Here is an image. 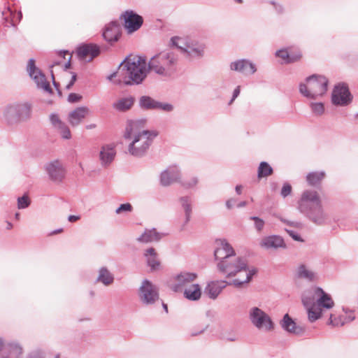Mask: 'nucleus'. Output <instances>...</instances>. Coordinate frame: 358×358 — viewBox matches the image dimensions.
Returning a JSON list of instances; mask_svg holds the SVG:
<instances>
[{
    "label": "nucleus",
    "instance_id": "37998d69",
    "mask_svg": "<svg viewBox=\"0 0 358 358\" xmlns=\"http://www.w3.org/2000/svg\"><path fill=\"white\" fill-rule=\"evenodd\" d=\"M292 191V187L291 186L290 184L289 183H285L282 187V189H281V195L282 197H286L288 195H289L291 194Z\"/></svg>",
    "mask_w": 358,
    "mask_h": 358
},
{
    "label": "nucleus",
    "instance_id": "8fccbe9b",
    "mask_svg": "<svg viewBox=\"0 0 358 358\" xmlns=\"http://www.w3.org/2000/svg\"><path fill=\"white\" fill-rule=\"evenodd\" d=\"M240 94V87L238 86L234 91V94H233V97L231 100V101L229 102V104H231L232 102L235 100V99L238 96V94Z\"/></svg>",
    "mask_w": 358,
    "mask_h": 358
},
{
    "label": "nucleus",
    "instance_id": "f257e3e1",
    "mask_svg": "<svg viewBox=\"0 0 358 358\" xmlns=\"http://www.w3.org/2000/svg\"><path fill=\"white\" fill-rule=\"evenodd\" d=\"M146 62L138 56L128 57L108 79L115 84H139L146 77Z\"/></svg>",
    "mask_w": 358,
    "mask_h": 358
},
{
    "label": "nucleus",
    "instance_id": "5fc2aeb1",
    "mask_svg": "<svg viewBox=\"0 0 358 358\" xmlns=\"http://www.w3.org/2000/svg\"><path fill=\"white\" fill-rule=\"evenodd\" d=\"M62 231H63V229H58V230H56V231H54L51 232L50 235V236H52V235H55V234H60V233H62Z\"/></svg>",
    "mask_w": 358,
    "mask_h": 358
},
{
    "label": "nucleus",
    "instance_id": "0e129e2a",
    "mask_svg": "<svg viewBox=\"0 0 358 358\" xmlns=\"http://www.w3.org/2000/svg\"><path fill=\"white\" fill-rule=\"evenodd\" d=\"M236 1L238 3H241L243 1L242 0H236Z\"/></svg>",
    "mask_w": 358,
    "mask_h": 358
},
{
    "label": "nucleus",
    "instance_id": "13d9d810",
    "mask_svg": "<svg viewBox=\"0 0 358 358\" xmlns=\"http://www.w3.org/2000/svg\"><path fill=\"white\" fill-rule=\"evenodd\" d=\"M290 235L293 237L294 239L299 241V237L297 235H294L292 234H290Z\"/></svg>",
    "mask_w": 358,
    "mask_h": 358
},
{
    "label": "nucleus",
    "instance_id": "9b49d317",
    "mask_svg": "<svg viewBox=\"0 0 358 358\" xmlns=\"http://www.w3.org/2000/svg\"><path fill=\"white\" fill-rule=\"evenodd\" d=\"M250 318L252 323L259 329L271 331L273 329V324L269 316L258 308H253L251 310Z\"/></svg>",
    "mask_w": 358,
    "mask_h": 358
},
{
    "label": "nucleus",
    "instance_id": "4d7b16f0",
    "mask_svg": "<svg viewBox=\"0 0 358 358\" xmlns=\"http://www.w3.org/2000/svg\"><path fill=\"white\" fill-rule=\"evenodd\" d=\"M6 225L7 229H11L13 228V224L9 222H7Z\"/></svg>",
    "mask_w": 358,
    "mask_h": 358
},
{
    "label": "nucleus",
    "instance_id": "412c9836",
    "mask_svg": "<svg viewBox=\"0 0 358 358\" xmlns=\"http://www.w3.org/2000/svg\"><path fill=\"white\" fill-rule=\"evenodd\" d=\"M121 35L120 27L117 22H112L105 28L103 36L108 43H113L118 41Z\"/></svg>",
    "mask_w": 358,
    "mask_h": 358
},
{
    "label": "nucleus",
    "instance_id": "49530a36",
    "mask_svg": "<svg viewBox=\"0 0 358 358\" xmlns=\"http://www.w3.org/2000/svg\"><path fill=\"white\" fill-rule=\"evenodd\" d=\"M132 210V206L130 203H127L121 204L120 206L116 210V213L120 214L122 212H130Z\"/></svg>",
    "mask_w": 358,
    "mask_h": 358
},
{
    "label": "nucleus",
    "instance_id": "ddd939ff",
    "mask_svg": "<svg viewBox=\"0 0 358 358\" xmlns=\"http://www.w3.org/2000/svg\"><path fill=\"white\" fill-rule=\"evenodd\" d=\"M76 54L80 59L90 62L100 54V47L93 43L83 44L77 48Z\"/></svg>",
    "mask_w": 358,
    "mask_h": 358
},
{
    "label": "nucleus",
    "instance_id": "6ab92c4d",
    "mask_svg": "<svg viewBox=\"0 0 358 358\" xmlns=\"http://www.w3.org/2000/svg\"><path fill=\"white\" fill-rule=\"evenodd\" d=\"M139 103L141 108L145 109H160L164 111H171L173 106L169 103L158 102L150 96H142L140 99Z\"/></svg>",
    "mask_w": 358,
    "mask_h": 358
},
{
    "label": "nucleus",
    "instance_id": "a18cd8bd",
    "mask_svg": "<svg viewBox=\"0 0 358 358\" xmlns=\"http://www.w3.org/2000/svg\"><path fill=\"white\" fill-rule=\"evenodd\" d=\"M250 219L255 221L257 230L261 231L264 226V220L257 217H252Z\"/></svg>",
    "mask_w": 358,
    "mask_h": 358
},
{
    "label": "nucleus",
    "instance_id": "4468645a",
    "mask_svg": "<svg viewBox=\"0 0 358 358\" xmlns=\"http://www.w3.org/2000/svg\"><path fill=\"white\" fill-rule=\"evenodd\" d=\"M196 277V274L194 273L182 272L173 279L170 286L173 291L178 292L182 288L189 287Z\"/></svg>",
    "mask_w": 358,
    "mask_h": 358
},
{
    "label": "nucleus",
    "instance_id": "39448f33",
    "mask_svg": "<svg viewBox=\"0 0 358 358\" xmlns=\"http://www.w3.org/2000/svg\"><path fill=\"white\" fill-rule=\"evenodd\" d=\"M298 209L317 224H321L325 218L322 201L316 191H304L298 201Z\"/></svg>",
    "mask_w": 358,
    "mask_h": 358
},
{
    "label": "nucleus",
    "instance_id": "7c9ffc66",
    "mask_svg": "<svg viewBox=\"0 0 358 358\" xmlns=\"http://www.w3.org/2000/svg\"><path fill=\"white\" fill-rule=\"evenodd\" d=\"M148 266L152 270L157 269L160 266V262L157 259V254L152 248L148 249L145 252Z\"/></svg>",
    "mask_w": 358,
    "mask_h": 358
},
{
    "label": "nucleus",
    "instance_id": "a19ab883",
    "mask_svg": "<svg viewBox=\"0 0 358 358\" xmlns=\"http://www.w3.org/2000/svg\"><path fill=\"white\" fill-rule=\"evenodd\" d=\"M30 204V200L27 194H24L17 199V206L19 208H25Z\"/></svg>",
    "mask_w": 358,
    "mask_h": 358
},
{
    "label": "nucleus",
    "instance_id": "f8f14e48",
    "mask_svg": "<svg viewBox=\"0 0 358 358\" xmlns=\"http://www.w3.org/2000/svg\"><path fill=\"white\" fill-rule=\"evenodd\" d=\"M139 296L144 303L152 304L159 299L158 290L150 281L145 280L140 288Z\"/></svg>",
    "mask_w": 358,
    "mask_h": 358
},
{
    "label": "nucleus",
    "instance_id": "bf43d9fd",
    "mask_svg": "<svg viewBox=\"0 0 358 358\" xmlns=\"http://www.w3.org/2000/svg\"><path fill=\"white\" fill-rule=\"evenodd\" d=\"M163 307H164V310H165L166 313H167V312H168L167 305H166V304H165V303H163Z\"/></svg>",
    "mask_w": 358,
    "mask_h": 358
},
{
    "label": "nucleus",
    "instance_id": "f03ea898",
    "mask_svg": "<svg viewBox=\"0 0 358 358\" xmlns=\"http://www.w3.org/2000/svg\"><path fill=\"white\" fill-rule=\"evenodd\" d=\"M302 302L307 310L308 320L311 322L320 319L324 310H329L334 306L331 296L320 287H313L306 292Z\"/></svg>",
    "mask_w": 358,
    "mask_h": 358
},
{
    "label": "nucleus",
    "instance_id": "2eb2a0df",
    "mask_svg": "<svg viewBox=\"0 0 358 358\" xmlns=\"http://www.w3.org/2000/svg\"><path fill=\"white\" fill-rule=\"evenodd\" d=\"M215 243L214 255L219 262L229 259L235 255L234 250L225 240H216Z\"/></svg>",
    "mask_w": 358,
    "mask_h": 358
},
{
    "label": "nucleus",
    "instance_id": "e2e57ef3",
    "mask_svg": "<svg viewBox=\"0 0 358 358\" xmlns=\"http://www.w3.org/2000/svg\"><path fill=\"white\" fill-rule=\"evenodd\" d=\"M34 76H39L37 73H34V75L30 76L34 80Z\"/></svg>",
    "mask_w": 358,
    "mask_h": 358
},
{
    "label": "nucleus",
    "instance_id": "c85d7f7f",
    "mask_svg": "<svg viewBox=\"0 0 358 358\" xmlns=\"http://www.w3.org/2000/svg\"><path fill=\"white\" fill-rule=\"evenodd\" d=\"M50 120L52 124L60 131L64 138L69 139L71 136L69 127L62 122L57 115H52Z\"/></svg>",
    "mask_w": 358,
    "mask_h": 358
},
{
    "label": "nucleus",
    "instance_id": "20e7f679",
    "mask_svg": "<svg viewBox=\"0 0 358 358\" xmlns=\"http://www.w3.org/2000/svg\"><path fill=\"white\" fill-rule=\"evenodd\" d=\"M157 135V131L141 129L137 122H134L127 128L124 138L129 141V152L135 156H141L147 151Z\"/></svg>",
    "mask_w": 358,
    "mask_h": 358
},
{
    "label": "nucleus",
    "instance_id": "338daca9",
    "mask_svg": "<svg viewBox=\"0 0 358 358\" xmlns=\"http://www.w3.org/2000/svg\"><path fill=\"white\" fill-rule=\"evenodd\" d=\"M357 116H358V114H357Z\"/></svg>",
    "mask_w": 358,
    "mask_h": 358
},
{
    "label": "nucleus",
    "instance_id": "72a5a7b5",
    "mask_svg": "<svg viewBox=\"0 0 358 358\" xmlns=\"http://www.w3.org/2000/svg\"><path fill=\"white\" fill-rule=\"evenodd\" d=\"M160 235L155 230H147L138 238L141 242L150 243L160 239Z\"/></svg>",
    "mask_w": 358,
    "mask_h": 358
},
{
    "label": "nucleus",
    "instance_id": "c03bdc74",
    "mask_svg": "<svg viewBox=\"0 0 358 358\" xmlns=\"http://www.w3.org/2000/svg\"><path fill=\"white\" fill-rule=\"evenodd\" d=\"M311 107L313 111L317 115H321L324 110V106L322 103H313Z\"/></svg>",
    "mask_w": 358,
    "mask_h": 358
},
{
    "label": "nucleus",
    "instance_id": "ea45409f",
    "mask_svg": "<svg viewBox=\"0 0 358 358\" xmlns=\"http://www.w3.org/2000/svg\"><path fill=\"white\" fill-rule=\"evenodd\" d=\"M289 60L287 63H294L299 62L303 57L301 51L298 48H289Z\"/></svg>",
    "mask_w": 358,
    "mask_h": 358
},
{
    "label": "nucleus",
    "instance_id": "052dcab7",
    "mask_svg": "<svg viewBox=\"0 0 358 358\" xmlns=\"http://www.w3.org/2000/svg\"><path fill=\"white\" fill-rule=\"evenodd\" d=\"M245 204H246V203H245V202H242V203H240L238 204V206H239V207H242V206H245Z\"/></svg>",
    "mask_w": 358,
    "mask_h": 358
},
{
    "label": "nucleus",
    "instance_id": "6e6552de",
    "mask_svg": "<svg viewBox=\"0 0 358 358\" xmlns=\"http://www.w3.org/2000/svg\"><path fill=\"white\" fill-rule=\"evenodd\" d=\"M173 45L185 52L191 57H202L204 46L195 43L187 37L175 36L171 38Z\"/></svg>",
    "mask_w": 358,
    "mask_h": 358
},
{
    "label": "nucleus",
    "instance_id": "4c0bfd02",
    "mask_svg": "<svg viewBox=\"0 0 358 358\" xmlns=\"http://www.w3.org/2000/svg\"><path fill=\"white\" fill-rule=\"evenodd\" d=\"M113 275L105 268H102L99 271L98 280L103 283L105 285H108L113 282Z\"/></svg>",
    "mask_w": 358,
    "mask_h": 358
},
{
    "label": "nucleus",
    "instance_id": "393cba45",
    "mask_svg": "<svg viewBox=\"0 0 358 358\" xmlns=\"http://www.w3.org/2000/svg\"><path fill=\"white\" fill-rule=\"evenodd\" d=\"M47 171L52 180L55 181H61L65 175L64 169L59 162H54L48 164Z\"/></svg>",
    "mask_w": 358,
    "mask_h": 358
},
{
    "label": "nucleus",
    "instance_id": "f3484780",
    "mask_svg": "<svg viewBox=\"0 0 358 358\" xmlns=\"http://www.w3.org/2000/svg\"><path fill=\"white\" fill-rule=\"evenodd\" d=\"M28 71L29 76H32L34 73H37L39 76H34V81L37 85L45 91L51 92V88L49 83L46 81L45 76L37 69L35 66V62L33 59H30L28 62Z\"/></svg>",
    "mask_w": 358,
    "mask_h": 358
},
{
    "label": "nucleus",
    "instance_id": "5701e85b",
    "mask_svg": "<svg viewBox=\"0 0 358 358\" xmlns=\"http://www.w3.org/2000/svg\"><path fill=\"white\" fill-rule=\"evenodd\" d=\"M230 68L232 71H239L244 74H252L256 71L255 65L245 59L232 62Z\"/></svg>",
    "mask_w": 358,
    "mask_h": 358
},
{
    "label": "nucleus",
    "instance_id": "79ce46f5",
    "mask_svg": "<svg viewBox=\"0 0 358 358\" xmlns=\"http://www.w3.org/2000/svg\"><path fill=\"white\" fill-rule=\"evenodd\" d=\"M276 57L280 58L282 63L287 64V60H289V50L288 48L280 50L275 53Z\"/></svg>",
    "mask_w": 358,
    "mask_h": 358
},
{
    "label": "nucleus",
    "instance_id": "2f4dec72",
    "mask_svg": "<svg viewBox=\"0 0 358 358\" xmlns=\"http://www.w3.org/2000/svg\"><path fill=\"white\" fill-rule=\"evenodd\" d=\"M347 313L341 314L331 313L329 317V324L333 326H343L344 324L351 321L352 319L348 317Z\"/></svg>",
    "mask_w": 358,
    "mask_h": 358
},
{
    "label": "nucleus",
    "instance_id": "58836bf2",
    "mask_svg": "<svg viewBox=\"0 0 358 358\" xmlns=\"http://www.w3.org/2000/svg\"><path fill=\"white\" fill-rule=\"evenodd\" d=\"M178 182L185 188H191L196 185L197 180L192 175H186L182 177L180 176V179H179Z\"/></svg>",
    "mask_w": 358,
    "mask_h": 358
},
{
    "label": "nucleus",
    "instance_id": "aec40b11",
    "mask_svg": "<svg viewBox=\"0 0 358 358\" xmlns=\"http://www.w3.org/2000/svg\"><path fill=\"white\" fill-rule=\"evenodd\" d=\"M228 285H230L229 282H227V281L224 280L211 281L208 282L207 286L204 289V293L206 295H208L209 298L212 299H215L220 294L222 290Z\"/></svg>",
    "mask_w": 358,
    "mask_h": 358
},
{
    "label": "nucleus",
    "instance_id": "1a4fd4ad",
    "mask_svg": "<svg viewBox=\"0 0 358 358\" xmlns=\"http://www.w3.org/2000/svg\"><path fill=\"white\" fill-rule=\"evenodd\" d=\"M31 105L27 102L12 105L6 110V117L10 122L26 121L31 117Z\"/></svg>",
    "mask_w": 358,
    "mask_h": 358
},
{
    "label": "nucleus",
    "instance_id": "7ed1b4c3",
    "mask_svg": "<svg viewBox=\"0 0 358 358\" xmlns=\"http://www.w3.org/2000/svg\"><path fill=\"white\" fill-rule=\"evenodd\" d=\"M217 268L220 271L226 274L227 278H235L229 284L236 287H241L248 283L255 273V270L248 268L245 262L236 255L219 262Z\"/></svg>",
    "mask_w": 358,
    "mask_h": 358
},
{
    "label": "nucleus",
    "instance_id": "603ef678",
    "mask_svg": "<svg viewBox=\"0 0 358 358\" xmlns=\"http://www.w3.org/2000/svg\"><path fill=\"white\" fill-rule=\"evenodd\" d=\"M76 74H73L72 76V78H71V82L67 85L66 87L68 89H69L71 86H73V85L74 84V83L76 82Z\"/></svg>",
    "mask_w": 358,
    "mask_h": 358
},
{
    "label": "nucleus",
    "instance_id": "e433bc0d",
    "mask_svg": "<svg viewBox=\"0 0 358 358\" xmlns=\"http://www.w3.org/2000/svg\"><path fill=\"white\" fill-rule=\"evenodd\" d=\"M297 275L299 278H305L308 280H313L315 278V273L309 270L305 265L301 264L297 268Z\"/></svg>",
    "mask_w": 358,
    "mask_h": 358
},
{
    "label": "nucleus",
    "instance_id": "de8ad7c7",
    "mask_svg": "<svg viewBox=\"0 0 358 358\" xmlns=\"http://www.w3.org/2000/svg\"><path fill=\"white\" fill-rule=\"evenodd\" d=\"M181 201L182 202V206H183L185 213H186L187 219L188 220L189 217L190 213H191V208L189 207V205L187 202V199L182 198V199H181Z\"/></svg>",
    "mask_w": 358,
    "mask_h": 358
},
{
    "label": "nucleus",
    "instance_id": "69168bd1",
    "mask_svg": "<svg viewBox=\"0 0 358 358\" xmlns=\"http://www.w3.org/2000/svg\"><path fill=\"white\" fill-rule=\"evenodd\" d=\"M55 358H59V355H57Z\"/></svg>",
    "mask_w": 358,
    "mask_h": 358
},
{
    "label": "nucleus",
    "instance_id": "4be33fe9",
    "mask_svg": "<svg viewBox=\"0 0 358 358\" xmlns=\"http://www.w3.org/2000/svg\"><path fill=\"white\" fill-rule=\"evenodd\" d=\"M90 110L87 107H78L69 113L68 121L73 127L78 125L88 115Z\"/></svg>",
    "mask_w": 358,
    "mask_h": 358
},
{
    "label": "nucleus",
    "instance_id": "bb28decb",
    "mask_svg": "<svg viewBox=\"0 0 358 358\" xmlns=\"http://www.w3.org/2000/svg\"><path fill=\"white\" fill-rule=\"evenodd\" d=\"M134 101L132 96L121 97L113 103V107L117 111L125 112L133 106Z\"/></svg>",
    "mask_w": 358,
    "mask_h": 358
},
{
    "label": "nucleus",
    "instance_id": "423d86ee",
    "mask_svg": "<svg viewBox=\"0 0 358 358\" xmlns=\"http://www.w3.org/2000/svg\"><path fill=\"white\" fill-rule=\"evenodd\" d=\"M178 59L170 52H161L153 57L149 62V68L161 75H169L175 69Z\"/></svg>",
    "mask_w": 358,
    "mask_h": 358
},
{
    "label": "nucleus",
    "instance_id": "3c124183",
    "mask_svg": "<svg viewBox=\"0 0 358 358\" xmlns=\"http://www.w3.org/2000/svg\"><path fill=\"white\" fill-rule=\"evenodd\" d=\"M80 219V217L78 215H70L68 217V220L71 222H75Z\"/></svg>",
    "mask_w": 358,
    "mask_h": 358
},
{
    "label": "nucleus",
    "instance_id": "09e8293b",
    "mask_svg": "<svg viewBox=\"0 0 358 358\" xmlns=\"http://www.w3.org/2000/svg\"><path fill=\"white\" fill-rule=\"evenodd\" d=\"M82 99V96L76 93H71L69 95L68 101L71 103L78 102L80 101Z\"/></svg>",
    "mask_w": 358,
    "mask_h": 358
},
{
    "label": "nucleus",
    "instance_id": "864d4df0",
    "mask_svg": "<svg viewBox=\"0 0 358 358\" xmlns=\"http://www.w3.org/2000/svg\"><path fill=\"white\" fill-rule=\"evenodd\" d=\"M242 188L243 187L241 185H237L236 187V191L237 194H241Z\"/></svg>",
    "mask_w": 358,
    "mask_h": 358
},
{
    "label": "nucleus",
    "instance_id": "c9c22d12",
    "mask_svg": "<svg viewBox=\"0 0 358 358\" xmlns=\"http://www.w3.org/2000/svg\"><path fill=\"white\" fill-rule=\"evenodd\" d=\"M273 172L272 167L267 162H262L260 163L257 170L258 178H266L272 175Z\"/></svg>",
    "mask_w": 358,
    "mask_h": 358
},
{
    "label": "nucleus",
    "instance_id": "680f3d73",
    "mask_svg": "<svg viewBox=\"0 0 358 358\" xmlns=\"http://www.w3.org/2000/svg\"><path fill=\"white\" fill-rule=\"evenodd\" d=\"M3 341L1 340H0V350L3 348Z\"/></svg>",
    "mask_w": 358,
    "mask_h": 358
},
{
    "label": "nucleus",
    "instance_id": "a211bd4d",
    "mask_svg": "<svg viewBox=\"0 0 358 358\" xmlns=\"http://www.w3.org/2000/svg\"><path fill=\"white\" fill-rule=\"evenodd\" d=\"M116 155L115 145L113 143L101 146L99 152V160L102 166H107L112 163Z\"/></svg>",
    "mask_w": 358,
    "mask_h": 358
},
{
    "label": "nucleus",
    "instance_id": "c756f323",
    "mask_svg": "<svg viewBox=\"0 0 358 358\" xmlns=\"http://www.w3.org/2000/svg\"><path fill=\"white\" fill-rule=\"evenodd\" d=\"M201 289L199 285L192 284L184 290V296L189 300L196 301L201 298Z\"/></svg>",
    "mask_w": 358,
    "mask_h": 358
},
{
    "label": "nucleus",
    "instance_id": "0eeeda50",
    "mask_svg": "<svg viewBox=\"0 0 358 358\" xmlns=\"http://www.w3.org/2000/svg\"><path fill=\"white\" fill-rule=\"evenodd\" d=\"M327 84L325 77L312 76L306 80V84L300 85V92L306 97L317 99L326 93Z\"/></svg>",
    "mask_w": 358,
    "mask_h": 358
},
{
    "label": "nucleus",
    "instance_id": "dca6fc26",
    "mask_svg": "<svg viewBox=\"0 0 358 358\" xmlns=\"http://www.w3.org/2000/svg\"><path fill=\"white\" fill-rule=\"evenodd\" d=\"M332 101L336 105H345L350 101V94L345 85H336L333 91Z\"/></svg>",
    "mask_w": 358,
    "mask_h": 358
},
{
    "label": "nucleus",
    "instance_id": "9d476101",
    "mask_svg": "<svg viewBox=\"0 0 358 358\" xmlns=\"http://www.w3.org/2000/svg\"><path fill=\"white\" fill-rule=\"evenodd\" d=\"M120 20L128 34L138 30L143 23V17L133 10H126L120 15Z\"/></svg>",
    "mask_w": 358,
    "mask_h": 358
},
{
    "label": "nucleus",
    "instance_id": "cd10ccee",
    "mask_svg": "<svg viewBox=\"0 0 358 358\" xmlns=\"http://www.w3.org/2000/svg\"><path fill=\"white\" fill-rule=\"evenodd\" d=\"M282 327L287 331L297 335L302 334L304 329L301 327L296 326V323L286 314L282 321Z\"/></svg>",
    "mask_w": 358,
    "mask_h": 358
},
{
    "label": "nucleus",
    "instance_id": "473e14b6",
    "mask_svg": "<svg viewBox=\"0 0 358 358\" xmlns=\"http://www.w3.org/2000/svg\"><path fill=\"white\" fill-rule=\"evenodd\" d=\"M59 55H60V57H63V58L64 59H66L65 56L67 55L68 56V59H66V62H62L60 60L57 61V62H55L53 64H52L50 66V68L51 69V71H50V72H51V78H52L53 83H54V85L55 86H57V84H56L55 80V75H54V73H53V71H52V69L54 68V66H61L64 67V69H67L71 66L70 60H71V55L68 52H60Z\"/></svg>",
    "mask_w": 358,
    "mask_h": 358
},
{
    "label": "nucleus",
    "instance_id": "b1692460",
    "mask_svg": "<svg viewBox=\"0 0 358 358\" xmlns=\"http://www.w3.org/2000/svg\"><path fill=\"white\" fill-rule=\"evenodd\" d=\"M179 179H180V173L176 168H170L161 174V183L164 186L178 182Z\"/></svg>",
    "mask_w": 358,
    "mask_h": 358
},
{
    "label": "nucleus",
    "instance_id": "6e6d98bb",
    "mask_svg": "<svg viewBox=\"0 0 358 358\" xmlns=\"http://www.w3.org/2000/svg\"><path fill=\"white\" fill-rule=\"evenodd\" d=\"M227 206L228 208H231L232 206H233V201L232 200H229L227 202Z\"/></svg>",
    "mask_w": 358,
    "mask_h": 358
},
{
    "label": "nucleus",
    "instance_id": "a878e982",
    "mask_svg": "<svg viewBox=\"0 0 358 358\" xmlns=\"http://www.w3.org/2000/svg\"><path fill=\"white\" fill-rule=\"evenodd\" d=\"M260 245L266 249H276L285 246L284 241L278 236L264 237L260 242Z\"/></svg>",
    "mask_w": 358,
    "mask_h": 358
},
{
    "label": "nucleus",
    "instance_id": "f704fd0d",
    "mask_svg": "<svg viewBox=\"0 0 358 358\" xmlns=\"http://www.w3.org/2000/svg\"><path fill=\"white\" fill-rule=\"evenodd\" d=\"M325 177V173L321 172H312L307 175L306 180L310 186L319 185Z\"/></svg>",
    "mask_w": 358,
    "mask_h": 358
}]
</instances>
